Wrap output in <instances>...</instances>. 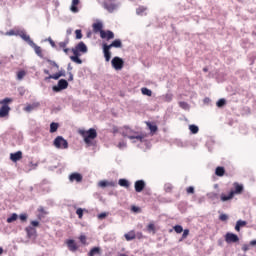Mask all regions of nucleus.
Wrapping results in <instances>:
<instances>
[{
	"label": "nucleus",
	"mask_w": 256,
	"mask_h": 256,
	"mask_svg": "<svg viewBox=\"0 0 256 256\" xmlns=\"http://www.w3.org/2000/svg\"><path fill=\"white\" fill-rule=\"evenodd\" d=\"M242 251H244V252L249 251V245L248 244H243L242 245Z\"/></svg>",
	"instance_id": "51"
},
{
	"label": "nucleus",
	"mask_w": 256,
	"mask_h": 256,
	"mask_svg": "<svg viewBox=\"0 0 256 256\" xmlns=\"http://www.w3.org/2000/svg\"><path fill=\"white\" fill-rule=\"evenodd\" d=\"M31 226L32 227H39V221H31Z\"/></svg>",
	"instance_id": "54"
},
{
	"label": "nucleus",
	"mask_w": 256,
	"mask_h": 256,
	"mask_svg": "<svg viewBox=\"0 0 256 256\" xmlns=\"http://www.w3.org/2000/svg\"><path fill=\"white\" fill-rule=\"evenodd\" d=\"M104 9L107 10L108 13H113L115 9H117V4L111 2V1H106L103 4Z\"/></svg>",
	"instance_id": "13"
},
{
	"label": "nucleus",
	"mask_w": 256,
	"mask_h": 256,
	"mask_svg": "<svg viewBox=\"0 0 256 256\" xmlns=\"http://www.w3.org/2000/svg\"><path fill=\"white\" fill-rule=\"evenodd\" d=\"M124 237L126 241H133V239H136L137 234H135V230H131L128 233L124 234Z\"/></svg>",
	"instance_id": "23"
},
{
	"label": "nucleus",
	"mask_w": 256,
	"mask_h": 256,
	"mask_svg": "<svg viewBox=\"0 0 256 256\" xmlns=\"http://www.w3.org/2000/svg\"><path fill=\"white\" fill-rule=\"evenodd\" d=\"M6 35H17V33H15V30H10L6 33Z\"/></svg>",
	"instance_id": "57"
},
{
	"label": "nucleus",
	"mask_w": 256,
	"mask_h": 256,
	"mask_svg": "<svg viewBox=\"0 0 256 256\" xmlns=\"http://www.w3.org/2000/svg\"><path fill=\"white\" fill-rule=\"evenodd\" d=\"M182 232H183V234H182V238L180 241H183V239H187V237H189V229H185Z\"/></svg>",
	"instance_id": "40"
},
{
	"label": "nucleus",
	"mask_w": 256,
	"mask_h": 256,
	"mask_svg": "<svg viewBox=\"0 0 256 256\" xmlns=\"http://www.w3.org/2000/svg\"><path fill=\"white\" fill-rule=\"evenodd\" d=\"M225 241L226 243H239V236H237V234L228 232L225 235Z\"/></svg>",
	"instance_id": "8"
},
{
	"label": "nucleus",
	"mask_w": 256,
	"mask_h": 256,
	"mask_svg": "<svg viewBox=\"0 0 256 256\" xmlns=\"http://www.w3.org/2000/svg\"><path fill=\"white\" fill-rule=\"evenodd\" d=\"M50 45L51 47H57V45L55 44V41H53L52 39H50Z\"/></svg>",
	"instance_id": "59"
},
{
	"label": "nucleus",
	"mask_w": 256,
	"mask_h": 256,
	"mask_svg": "<svg viewBox=\"0 0 256 256\" xmlns=\"http://www.w3.org/2000/svg\"><path fill=\"white\" fill-rule=\"evenodd\" d=\"M88 255L89 256H96V255L100 256L101 255V248H99V247L92 248Z\"/></svg>",
	"instance_id": "26"
},
{
	"label": "nucleus",
	"mask_w": 256,
	"mask_h": 256,
	"mask_svg": "<svg viewBox=\"0 0 256 256\" xmlns=\"http://www.w3.org/2000/svg\"><path fill=\"white\" fill-rule=\"evenodd\" d=\"M69 87V82L65 79H61L58 81L57 86H53V91L59 92L63 91V89H67Z\"/></svg>",
	"instance_id": "7"
},
{
	"label": "nucleus",
	"mask_w": 256,
	"mask_h": 256,
	"mask_svg": "<svg viewBox=\"0 0 256 256\" xmlns=\"http://www.w3.org/2000/svg\"><path fill=\"white\" fill-rule=\"evenodd\" d=\"M79 240L82 243V245H87V236L80 235Z\"/></svg>",
	"instance_id": "41"
},
{
	"label": "nucleus",
	"mask_w": 256,
	"mask_h": 256,
	"mask_svg": "<svg viewBox=\"0 0 256 256\" xmlns=\"http://www.w3.org/2000/svg\"><path fill=\"white\" fill-rule=\"evenodd\" d=\"M83 209L82 208H78L77 210H76V215H78V218L79 219H83Z\"/></svg>",
	"instance_id": "42"
},
{
	"label": "nucleus",
	"mask_w": 256,
	"mask_h": 256,
	"mask_svg": "<svg viewBox=\"0 0 256 256\" xmlns=\"http://www.w3.org/2000/svg\"><path fill=\"white\" fill-rule=\"evenodd\" d=\"M92 29L95 33H100L101 35V31H105L103 30V23L101 22H96L92 25Z\"/></svg>",
	"instance_id": "20"
},
{
	"label": "nucleus",
	"mask_w": 256,
	"mask_h": 256,
	"mask_svg": "<svg viewBox=\"0 0 256 256\" xmlns=\"http://www.w3.org/2000/svg\"><path fill=\"white\" fill-rule=\"evenodd\" d=\"M9 103H13V98H4L0 100V119L5 117H9V112L11 111V107H9Z\"/></svg>",
	"instance_id": "4"
},
{
	"label": "nucleus",
	"mask_w": 256,
	"mask_h": 256,
	"mask_svg": "<svg viewBox=\"0 0 256 256\" xmlns=\"http://www.w3.org/2000/svg\"><path fill=\"white\" fill-rule=\"evenodd\" d=\"M132 211H134V213H137V211H139V207L133 206V207H132Z\"/></svg>",
	"instance_id": "60"
},
{
	"label": "nucleus",
	"mask_w": 256,
	"mask_h": 256,
	"mask_svg": "<svg viewBox=\"0 0 256 256\" xmlns=\"http://www.w3.org/2000/svg\"><path fill=\"white\" fill-rule=\"evenodd\" d=\"M179 106L182 109H189V104H187V102H179Z\"/></svg>",
	"instance_id": "46"
},
{
	"label": "nucleus",
	"mask_w": 256,
	"mask_h": 256,
	"mask_svg": "<svg viewBox=\"0 0 256 256\" xmlns=\"http://www.w3.org/2000/svg\"><path fill=\"white\" fill-rule=\"evenodd\" d=\"M78 133L83 137L84 143H86L88 147L94 145L93 140L97 139V130H95V128H90L89 130L80 129Z\"/></svg>",
	"instance_id": "2"
},
{
	"label": "nucleus",
	"mask_w": 256,
	"mask_h": 256,
	"mask_svg": "<svg viewBox=\"0 0 256 256\" xmlns=\"http://www.w3.org/2000/svg\"><path fill=\"white\" fill-rule=\"evenodd\" d=\"M57 129H59V124L52 122L50 124V133H55L57 131Z\"/></svg>",
	"instance_id": "32"
},
{
	"label": "nucleus",
	"mask_w": 256,
	"mask_h": 256,
	"mask_svg": "<svg viewBox=\"0 0 256 256\" xmlns=\"http://www.w3.org/2000/svg\"><path fill=\"white\" fill-rule=\"evenodd\" d=\"M225 103H226L225 99H220V100L216 103V105H217V107H223V106H225Z\"/></svg>",
	"instance_id": "45"
},
{
	"label": "nucleus",
	"mask_w": 256,
	"mask_h": 256,
	"mask_svg": "<svg viewBox=\"0 0 256 256\" xmlns=\"http://www.w3.org/2000/svg\"><path fill=\"white\" fill-rule=\"evenodd\" d=\"M112 67L116 69V71H121L123 69V66L125 65V62L120 57H114L111 61Z\"/></svg>",
	"instance_id": "6"
},
{
	"label": "nucleus",
	"mask_w": 256,
	"mask_h": 256,
	"mask_svg": "<svg viewBox=\"0 0 256 256\" xmlns=\"http://www.w3.org/2000/svg\"><path fill=\"white\" fill-rule=\"evenodd\" d=\"M137 237H138V239H143V233L138 232V233H137Z\"/></svg>",
	"instance_id": "62"
},
{
	"label": "nucleus",
	"mask_w": 256,
	"mask_h": 256,
	"mask_svg": "<svg viewBox=\"0 0 256 256\" xmlns=\"http://www.w3.org/2000/svg\"><path fill=\"white\" fill-rule=\"evenodd\" d=\"M81 9V0H72L70 5L71 13H79Z\"/></svg>",
	"instance_id": "9"
},
{
	"label": "nucleus",
	"mask_w": 256,
	"mask_h": 256,
	"mask_svg": "<svg viewBox=\"0 0 256 256\" xmlns=\"http://www.w3.org/2000/svg\"><path fill=\"white\" fill-rule=\"evenodd\" d=\"M173 229H174L175 233H178V234L183 233V226H181V225H176L173 227Z\"/></svg>",
	"instance_id": "38"
},
{
	"label": "nucleus",
	"mask_w": 256,
	"mask_h": 256,
	"mask_svg": "<svg viewBox=\"0 0 256 256\" xmlns=\"http://www.w3.org/2000/svg\"><path fill=\"white\" fill-rule=\"evenodd\" d=\"M145 10H146L145 8H138L137 9L138 15H141V13H143Z\"/></svg>",
	"instance_id": "56"
},
{
	"label": "nucleus",
	"mask_w": 256,
	"mask_h": 256,
	"mask_svg": "<svg viewBox=\"0 0 256 256\" xmlns=\"http://www.w3.org/2000/svg\"><path fill=\"white\" fill-rule=\"evenodd\" d=\"M69 180L71 181V183H73V181H76V183H81V181H83V175L77 172H74L70 174Z\"/></svg>",
	"instance_id": "14"
},
{
	"label": "nucleus",
	"mask_w": 256,
	"mask_h": 256,
	"mask_svg": "<svg viewBox=\"0 0 256 256\" xmlns=\"http://www.w3.org/2000/svg\"><path fill=\"white\" fill-rule=\"evenodd\" d=\"M39 107H41V104L39 102H34L32 104H28L24 108V111H26V113H31V111H34V109H39Z\"/></svg>",
	"instance_id": "18"
},
{
	"label": "nucleus",
	"mask_w": 256,
	"mask_h": 256,
	"mask_svg": "<svg viewBox=\"0 0 256 256\" xmlns=\"http://www.w3.org/2000/svg\"><path fill=\"white\" fill-rule=\"evenodd\" d=\"M220 221H227V219H229V216H227V214H221L219 216Z\"/></svg>",
	"instance_id": "49"
},
{
	"label": "nucleus",
	"mask_w": 256,
	"mask_h": 256,
	"mask_svg": "<svg viewBox=\"0 0 256 256\" xmlns=\"http://www.w3.org/2000/svg\"><path fill=\"white\" fill-rule=\"evenodd\" d=\"M134 189L136 193H141L143 189H145V181L143 180H137L134 184Z\"/></svg>",
	"instance_id": "15"
},
{
	"label": "nucleus",
	"mask_w": 256,
	"mask_h": 256,
	"mask_svg": "<svg viewBox=\"0 0 256 256\" xmlns=\"http://www.w3.org/2000/svg\"><path fill=\"white\" fill-rule=\"evenodd\" d=\"M146 125H147L148 129L151 131V133H156V131L158 129L157 125H153L150 122H147Z\"/></svg>",
	"instance_id": "34"
},
{
	"label": "nucleus",
	"mask_w": 256,
	"mask_h": 256,
	"mask_svg": "<svg viewBox=\"0 0 256 256\" xmlns=\"http://www.w3.org/2000/svg\"><path fill=\"white\" fill-rule=\"evenodd\" d=\"M58 75H61V77H65V70H60L58 72Z\"/></svg>",
	"instance_id": "58"
},
{
	"label": "nucleus",
	"mask_w": 256,
	"mask_h": 256,
	"mask_svg": "<svg viewBox=\"0 0 256 256\" xmlns=\"http://www.w3.org/2000/svg\"><path fill=\"white\" fill-rule=\"evenodd\" d=\"M71 61H73V63H77L78 65H81V63H83V60H81V58H79V56H70Z\"/></svg>",
	"instance_id": "35"
},
{
	"label": "nucleus",
	"mask_w": 256,
	"mask_h": 256,
	"mask_svg": "<svg viewBox=\"0 0 256 256\" xmlns=\"http://www.w3.org/2000/svg\"><path fill=\"white\" fill-rule=\"evenodd\" d=\"M105 61L109 62L111 61V47H109V44L104 43L102 45Z\"/></svg>",
	"instance_id": "10"
},
{
	"label": "nucleus",
	"mask_w": 256,
	"mask_h": 256,
	"mask_svg": "<svg viewBox=\"0 0 256 256\" xmlns=\"http://www.w3.org/2000/svg\"><path fill=\"white\" fill-rule=\"evenodd\" d=\"M250 245H251L252 247H254V245H256V240H251V241H250Z\"/></svg>",
	"instance_id": "63"
},
{
	"label": "nucleus",
	"mask_w": 256,
	"mask_h": 256,
	"mask_svg": "<svg viewBox=\"0 0 256 256\" xmlns=\"http://www.w3.org/2000/svg\"><path fill=\"white\" fill-rule=\"evenodd\" d=\"M27 214H20V216H19V219H20V221H22V222H25V221H27Z\"/></svg>",
	"instance_id": "48"
},
{
	"label": "nucleus",
	"mask_w": 256,
	"mask_h": 256,
	"mask_svg": "<svg viewBox=\"0 0 256 256\" xmlns=\"http://www.w3.org/2000/svg\"><path fill=\"white\" fill-rule=\"evenodd\" d=\"M118 185H120V187H125L126 189H129L131 184L129 183V180H127V179H120L118 181Z\"/></svg>",
	"instance_id": "27"
},
{
	"label": "nucleus",
	"mask_w": 256,
	"mask_h": 256,
	"mask_svg": "<svg viewBox=\"0 0 256 256\" xmlns=\"http://www.w3.org/2000/svg\"><path fill=\"white\" fill-rule=\"evenodd\" d=\"M30 46L33 47L36 55H38V57L43 59V49H41L40 46H37V44H35V42H33V44H31Z\"/></svg>",
	"instance_id": "21"
},
{
	"label": "nucleus",
	"mask_w": 256,
	"mask_h": 256,
	"mask_svg": "<svg viewBox=\"0 0 256 256\" xmlns=\"http://www.w3.org/2000/svg\"><path fill=\"white\" fill-rule=\"evenodd\" d=\"M48 62H49L50 65H52L53 67H56V69H59V65H58L57 63H55V61L48 60Z\"/></svg>",
	"instance_id": "52"
},
{
	"label": "nucleus",
	"mask_w": 256,
	"mask_h": 256,
	"mask_svg": "<svg viewBox=\"0 0 256 256\" xmlns=\"http://www.w3.org/2000/svg\"><path fill=\"white\" fill-rule=\"evenodd\" d=\"M19 216L17 213H13L10 217L7 218V223H13L14 221H17Z\"/></svg>",
	"instance_id": "33"
},
{
	"label": "nucleus",
	"mask_w": 256,
	"mask_h": 256,
	"mask_svg": "<svg viewBox=\"0 0 256 256\" xmlns=\"http://www.w3.org/2000/svg\"><path fill=\"white\" fill-rule=\"evenodd\" d=\"M66 245L69 249V251H72V253H75L79 249V245H77V242L73 239H69L66 241Z\"/></svg>",
	"instance_id": "12"
},
{
	"label": "nucleus",
	"mask_w": 256,
	"mask_h": 256,
	"mask_svg": "<svg viewBox=\"0 0 256 256\" xmlns=\"http://www.w3.org/2000/svg\"><path fill=\"white\" fill-rule=\"evenodd\" d=\"M147 231H148V233H153V235H155V233H157L155 224L153 222H151L147 225Z\"/></svg>",
	"instance_id": "29"
},
{
	"label": "nucleus",
	"mask_w": 256,
	"mask_h": 256,
	"mask_svg": "<svg viewBox=\"0 0 256 256\" xmlns=\"http://www.w3.org/2000/svg\"><path fill=\"white\" fill-rule=\"evenodd\" d=\"M186 193H188V195H193V193H195V188L193 186L188 187Z\"/></svg>",
	"instance_id": "44"
},
{
	"label": "nucleus",
	"mask_w": 256,
	"mask_h": 256,
	"mask_svg": "<svg viewBox=\"0 0 256 256\" xmlns=\"http://www.w3.org/2000/svg\"><path fill=\"white\" fill-rule=\"evenodd\" d=\"M10 159L14 163H17V161H21V159H23V152L18 151V152L10 154Z\"/></svg>",
	"instance_id": "16"
},
{
	"label": "nucleus",
	"mask_w": 256,
	"mask_h": 256,
	"mask_svg": "<svg viewBox=\"0 0 256 256\" xmlns=\"http://www.w3.org/2000/svg\"><path fill=\"white\" fill-rule=\"evenodd\" d=\"M18 35L23 39V41H26L28 45H33V40H31V37L25 31H20Z\"/></svg>",
	"instance_id": "17"
},
{
	"label": "nucleus",
	"mask_w": 256,
	"mask_h": 256,
	"mask_svg": "<svg viewBox=\"0 0 256 256\" xmlns=\"http://www.w3.org/2000/svg\"><path fill=\"white\" fill-rule=\"evenodd\" d=\"M67 45H69V40H65L64 42H60L58 44L59 49H66Z\"/></svg>",
	"instance_id": "37"
},
{
	"label": "nucleus",
	"mask_w": 256,
	"mask_h": 256,
	"mask_svg": "<svg viewBox=\"0 0 256 256\" xmlns=\"http://www.w3.org/2000/svg\"><path fill=\"white\" fill-rule=\"evenodd\" d=\"M72 53L74 57H81V51L78 50L77 48H72Z\"/></svg>",
	"instance_id": "39"
},
{
	"label": "nucleus",
	"mask_w": 256,
	"mask_h": 256,
	"mask_svg": "<svg viewBox=\"0 0 256 256\" xmlns=\"http://www.w3.org/2000/svg\"><path fill=\"white\" fill-rule=\"evenodd\" d=\"M142 95H147V97H151L153 95V91L149 90L148 88H141Z\"/></svg>",
	"instance_id": "31"
},
{
	"label": "nucleus",
	"mask_w": 256,
	"mask_h": 256,
	"mask_svg": "<svg viewBox=\"0 0 256 256\" xmlns=\"http://www.w3.org/2000/svg\"><path fill=\"white\" fill-rule=\"evenodd\" d=\"M63 51L64 53H66V55H69V51H70L69 48H64Z\"/></svg>",
	"instance_id": "64"
},
{
	"label": "nucleus",
	"mask_w": 256,
	"mask_h": 256,
	"mask_svg": "<svg viewBox=\"0 0 256 256\" xmlns=\"http://www.w3.org/2000/svg\"><path fill=\"white\" fill-rule=\"evenodd\" d=\"M75 48L80 51V53H87V45H85V42H79Z\"/></svg>",
	"instance_id": "24"
},
{
	"label": "nucleus",
	"mask_w": 256,
	"mask_h": 256,
	"mask_svg": "<svg viewBox=\"0 0 256 256\" xmlns=\"http://www.w3.org/2000/svg\"><path fill=\"white\" fill-rule=\"evenodd\" d=\"M75 34H76V39H83V34L81 33V30H76Z\"/></svg>",
	"instance_id": "47"
},
{
	"label": "nucleus",
	"mask_w": 256,
	"mask_h": 256,
	"mask_svg": "<svg viewBox=\"0 0 256 256\" xmlns=\"http://www.w3.org/2000/svg\"><path fill=\"white\" fill-rule=\"evenodd\" d=\"M246 226H247V221L238 220L236 222L235 231H237L239 233V231H241V227H246Z\"/></svg>",
	"instance_id": "25"
},
{
	"label": "nucleus",
	"mask_w": 256,
	"mask_h": 256,
	"mask_svg": "<svg viewBox=\"0 0 256 256\" xmlns=\"http://www.w3.org/2000/svg\"><path fill=\"white\" fill-rule=\"evenodd\" d=\"M100 37L101 39H106V41H111V39H115V33L111 30H104L101 31Z\"/></svg>",
	"instance_id": "11"
},
{
	"label": "nucleus",
	"mask_w": 256,
	"mask_h": 256,
	"mask_svg": "<svg viewBox=\"0 0 256 256\" xmlns=\"http://www.w3.org/2000/svg\"><path fill=\"white\" fill-rule=\"evenodd\" d=\"M56 149H69V142L63 138V136H57L53 142Z\"/></svg>",
	"instance_id": "5"
},
{
	"label": "nucleus",
	"mask_w": 256,
	"mask_h": 256,
	"mask_svg": "<svg viewBox=\"0 0 256 256\" xmlns=\"http://www.w3.org/2000/svg\"><path fill=\"white\" fill-rule=\"evenodd\" d=\"M233 187H234V190H231L229 192V195H225V194L220 195L221 201H223V202L231 201V199H233V197H235V195H241V193H243V185L235 182L233 184Z\"/></svg>",
	"instance_id": "3"
},
{
	"label": "nucleus",
	"mask_w": 256,
	"mask_h": 256,
	"mask_svg": "<svg viewBox=\"0 0 256 256\" xmlns=\"http://www.w3.org/2000/svg\"><path fill=\"white\" fill-rule=\"evenodd\" d=\"M189 130L191 131V133H193V135H196V133H199V127L193 124L189 126Z\"/></svg>",
	"instance_id": "36"
},
{
	"label": "nucleus",
	"mask_w": 256,
	"mask_h": 256,
	"mask_svg": "<svg viewBox=\"0 0 256 256\" xmlns=\"http://www.w3.org/2000/svg\"><path fill=\"white\" fill-rule=\"evenodd\" d=\"M44 73H45V75H48V77L45 78V81H49V79H54L55 81H57V79H59L62 75V74H59V72L51 75L49 73V70H47V69H44Z\"/></svg>",
	"instance_id": "19"
},
{
	"label": "nucleus",
	"mask_w": 256,
	"mask_h": 256,
	"mask_svg": "<svg viewBox=\"0 0 256 256\" xmlns=\"http://www.w3.org/2000/svg\"><path fill=\"white\" fill-rule=\"evenodd\" d=\"M108 46L110 47V49H113V47L115 49H121V47H123V42H121L120 39H116L111 44H109Z\"/></svg>",
	"instance_id": "22"
},
{
	"label": "nucleus",
	"mask_w": 256,
	"mask_h": 256,
	"mask_svg": "<svg viewBox=\"0 0 256 256\" xmlns=\"http://www.w3.org/2000/svg\"><path fill=\"white\" fill-rule=\"evenodd\" d=\"M121 135L123 137H128V139H136L140 141V143H143V141H145V138L147 137V134L136 132L128 126H124L121 128Z\"/></svg>",
	"instance_id": "1"
},
{
	"label": "nucleus",
	"mask_w": 256,
	"mask_h": 256,
	"mask_svg": "<svg viewBox=\"0 0 256 256\" xmlns=\"http://www.w3.org/2000/svg\"><path fill=\"white\" fill-rule=\"evenodd\" d=\"M107 185H108L107 181H100L99 182L100 187H107Z\"/></svg>",
	"instance_id": "53"
},
{
	"label": "nucleus",
	"mask_w": 256,
	"mask_h": 256,
	"mask_svg": "<svg viewBox=\"0 0 256 256\" xmlns=\"http://www.w3.org/2000/svg\"><path fill=\"white\" fill-rule=\"evenodd\" d=\"M25 75H27V71H25V70H20V71L17 72V77H16V79H17L18 81H22V79H24Z\"/></svg>",
	"instance_id": "30"
},
{
	"label": "nucleus",
	"mask_w": 256,
	"mask_h": 256,
	"mask_svg": "<svg viewBox=\"0 0 256 256\" xmlns=\"http://www.w3.org/2000/svg\"><path fill=\"white\" fill-rule=\"evenodd\" d=\"M38 211H39V213H43L44 215L47 214V212L45 211V208H43V207H40V208L38 209Z\"/></svg>",
	"instance_id": "55"
},
{
	"label": "nucleus",
	"mask_w": 256,
	"mask_h": 256,
	"mask_svg": "<svg viewBox=\"0 0 256 256\" xmlns=\"http://www.w3.org/2000/svg\"><path fill=\"white\" fill-rule=\"evenodd\" d=\"M105 217H107V213H105V212L100 213V214L98 215V219H100V220L105 219Z\"/></svg>",
	"instance_id": "50"
},
{
	"label": "nucleus",
	"mask_w": 256,
	"mask_h": 256,
	"mask_svg": "<svg viewBox=\"0 0 256 256\" xmlns=\"http://www.w3.org/2000/svg\"><path fill=\"white\" fill-rule=\"evenodd\" d=\"M165 101L166 103H171V101H173V94H166Z\"/></svg>",
	"instance_id": "43"
},
{
	"label": "nucleus",
	"mask_w": 256,
	"mask_h": 256,
	"mask_svg": "<svg viewBox=\"0 0 256 256\" xmlns=\"http://www.w3.org/2000/svg\"><path fill=\"white\" fill-rule=\"evenodd\" d=\"M215 175H217V177H223V175H225V168L218 166L215 170Z\"/></svg>",
	"instance_id": "28"
},
{
	"label": "nucleus",
	"mask_w": 256,
	"mask_h": 256,
	"mask_svg": "<svg viewBox=\"0 0 256 256\" xmlns=\"http://www.w3.org/2000/svg\"><path fill=\"white\" fill-rule=\"evenodd\" d=\"M68 81H73V73L69 72V78Z\"/></svg>",
	"instance_id": "61"
}]
</instances>
